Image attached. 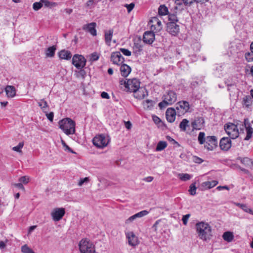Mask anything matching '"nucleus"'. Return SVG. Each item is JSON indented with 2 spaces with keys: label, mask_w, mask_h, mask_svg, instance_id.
Listing matches in <instances>:
<instances>
[{
  "label": "nucleus",
  "mask_w": 253,
  "mask_h": 253,
  "mask_svg": "<svg viewBox=\"0 0 253 253\" xmlns=\"http://www.w3.org/2000/svg\"><path fill=\"white\" fill-rule=\"evenodd\" d=\"M200 144H204V147L208 151H212L217 147L218 141L215 136H209L205 137V134L200 132L198 137Z\"/></svg>",
  "instance_id": "1"
},
{
  "label": "nucleus",
  "mask_w": 253,
  "mask_h": 253,
  "mask_svg": "<svg viewBox=\"0 0 253 253\" xmlns=\"http://www.w3.org/2000/svg\"><path fill=\"white\" fill-rule=\"evenodd\" d=\"M196 230L200 239L203 241L210 240L212 236L211 226L206 222H200L196 224Z\"/></svg>",
  "instance_id": "2"
},
{
  "label": "nucleus",
  "mask_w": 253,
  "mask_h": 253,
  "mask_svg": "<svg viewBox=\"0 0 253 253\" xmlns=\"http://www.w3.org/2000/svg\"><path fill=\"white\" fill-rule=\"evenodd\" d=\"M177 100V94L173 90H169L163 96V100L159 103V107L162 109L167 106L172 105Z\"/></svg>",
  "instance_id": "3"
},
{
  "label": "nucleus",
  "mask_w": 253,
  "mask_h": 253,
  "mask_svg": "<svg viewBox=\"0 0 253 253\" xmlns=\"http://www.w3.org/2000/svg\"><path fill=\"white\" fill-rule=\"evenodd\" d=\"M81 253H95V247L89 239H83L79 244Z\"/></svg>",
  "instance_id": "4"
},
{
  "label": "nucleus",
  "mask_w": 253,
  "mask_h": 253,
  "mask_svg": "<svg viewBox=\"0 0 253 253\" xmlns=\"http://www.w3.org/2000/svg\"><path fill=\"white\" fill-rule=\"evenodd\" d=\"M110 139L108 136L100 134L93 138L92 142L94 146L98 148H103L108 145Z\"/></svg>",
  "instance_id": "5"
},
{
  "label": "nucleus",
  "mask_w": 253,
  "mask_h": 253,
  "mask_svg": "<svg viewBox=\"0 0 253 253\" xmlns=\"http://www.w3.org/2000/svg\"><path fill=\"white\" fill-rule=\"evenodd\" d=\"M86 59L82 55L75 54L72 58V64L78 69H82L86 64Z\"/></svg>",
  "instance_id": "6"
},
{
  "label": "nucleus",
  "mask_w": 253,
  "mask_h": 253,
  "mask_svg": "<svg viewBox=\"0 0 253 253\" xmlns=\"http://www.w3.org/2000/svg\"><path fill=\"white\" fill-rule=\"evenodd\" d=\"M151 31L154 33H158L162 29V24L161 20L157 17H152L149 22Z\"/></svg>",
  "instance_id": "7"
},
{
  "label": "nucleus",
  "mask_w": 253,
  "mask_h": 253,
  "mask_svg": "<svg viewBox=\"0 0 253 253\" xmlns=\"http://www.w3.org/2000/svg\"><path fill=\"white\" fill-rule=\"evenodd\" d=\"M190 108L189 102L186 101H179L176 104L177 115L178 116L184 115L187 112Z\"/></svg>",
  "instance_id": "8"
},
{
  "label": "nucleus",
  "mask_w": 253,
  "mask_h": 253,
  "mask_svg": "<svg viewBox=\"0 0 253 253\" xmlns=\"http://www.w3.org/2000/svg\"><path fill=\"white\" fill-rule=\"evenodd\" d=\"M126 236L130 246L135 248L139 244L138 238L133 232L129 231L126 233Z\"/></svg>",
  "instance_id": "9"
},
{
  "label": "nucleus",
  "mask_w": 253,
  "mask_h": 253,
  "mask_svg": "<svg viewBox=\"0 0 253 253\" xmlns=\"http://www.w3.org/2000/svg\"><path fill=\"white\" fill-rule=\"evenodd\" d=\"M140 87V82L138 80L134 78L127 80L126 89L130 92H134Z\"/></svg>",
  "instance_id": "10"
},
{
  "label": "nucleus",
  "mask_w": 253,
  "mask_h": 253,
  "mask_svg": "<svg viewBox=\"0 0 253 253\" xmlns=\"http://www.w3.org/2000/svg\"><path fill=\"white\" fill-rule=\"evenodd\" d=\"M65 213V209L63 208L55 209L51 212V215L54 221H59Z\"/></svg>",
  "instance_id": "11"
},
{
  "label": "nucleus",
  "mask_w": 253,
  "mask_h": 253,
  "mask_svg": "<svg viewBox=\"0 0 253 253\" xmlns=\"http://www.w3.org/2000/svg\"><path fill=\"white\" fill-rule=\"evenodd\" d=\"M167 31L172 36H176L179 32V27L175 22H169L167 25Z\"/></svg>",
  "instance_id": "12"
},
{
  "label": "nucleus",
  "mask_w": 253,
  "mask_h": 253,
  "mask_svg": "<svg viewBox=\"0 0 253 253\" xmlns=\"http://www.w3.org/2000/svg\"><path fill=\"white\" fill-rule=\"evenodd\" d=\"M231 146V140L229 137H223L220 139L219 147L222 150L227 151L230 149Z\"/></svg>",
  "instance_id": "13"
},
{
  "label": "nucleus",
  "mask_w": 253,
  "mask_h": 253,
  "mask_svg": "<svg viewBox=\"0 0 253 253\" xmlns=\"http://www.w3.org/2000/svg\"><path fill=\"white\" fill-rule=\"evenodd\" d=\"M177 112L173 108H169L166 112V117L167 121L169 123L173 122L175 120Z\"/></svg>",
  "instance_id": "14"
},
{
  "label": "nucleus",
  "mask_w": 253,
  "mask_h": 253,
  "mask_svg": "<svg viewBox=\"0 0 253 253\" xmlns=\"http://www.w3.org/2000/svg\"><path fill=\"white\" fill-rule=\"evenodd\" d=\"M224 129L230 137V139H235L238 137L239 135L238 127H224Z\"/></svg>",
  "instance_id": "15"
},
{
  "label": "nucleus",
  "mask_w": 253,
  "mask_h": 253,
  "mask_svg": "<svg viewBox=\"0 0 253 253\" xmlns=\"http://www.w3.org/2000/svg\"><path fill=\"white\" fill-rule=\"evenodd\" d=\"M134 97L138 99H142L148 95V91L143 87H140L133 92Z\"/></svg>",
  "instance_id": "16"
},
{
  "label": "nucleus",
  "mask_w": 253,
  "mask_h": 253,
  "mask_svg": "<svg viewBox=\"0 0 253 253\" xmlns=\"http://www.w3.org/2000/svg\"><path fill=\"white\" fill-rule=\"evenodd\" d=\"M155 35L154 32L151 31H146L144 33L143 40L145 43L151 44L154 41Z\"/></svg>",
  "instance_id": "17"
},
{
  "label": "nucleus",
  "mask_w": 253,
  "mask_h": 253,
  "mask_svg": "<svg viewBox=\"0 0 253 253\" xmlns=\"http://www.w3.org/2000/svg\"><path fill=\"white\" fill-rule=\"evenodd\" d=\"M111 60L114 64L118 65L124 62V58L120 52H115L112 53Z\"/></svg>",
  "instance_id": "18"
},
{
  "label": "nucleus",
  "mask_w": 253,
  "mask_h": 253,
  "mask_svg": "<svg viewBox=\"0 0 253 253\" xmlns=\"http://www.w3.org/2000/svg\"><path fill=\"white\" fill-rule=\"evenodd\" d=\"M96 26V23L92 22L84 25L83 28L84 30L88 32L92 36H95L97 34L96 30L95 29Z\"/></svg>",
  "instance_id": "19"
},
{
  "label": "nucleus",
  "mask_w": 253,
  "mask_h": 253,
  "mask_svg": "<svg viewBox=\"0 0 253 253\" xmlns=\"http://www.w3.org/2000/svg\"><path fill=\"white\" fill-rule=\"evenodd\" d=\"M218 184V181L216 180H212L211 181H205L201 184V189L204 191L207 189H211L214 187Z\"/></svg>",
  "instance_id": "20"
},
{
  "label": "nucleus",
  "mask_w": 253,
  "mask_h": 253,
  "mask_svg": "<svg viewBox=\"0 0 253 253\" xmlns=\"http://www.w3.org/2000/svg\"><path fill=\"white\" fill-rule=\"evenodd\" d=\"M76 123L69 118L63 119L59 122V126H75Z\"/></svg>",
  "instance_id": "21"
},
{
  "label": "nucleus",
  "mask_w": 253,
  "mask_h": 253,
  "mask_svg": "<svg viewBox=\"0 0 253 253\" xmlns=\"http://www.w3.org/2000/svg\"><path fill=\"white\" fill-rule=\"evenodd\" d=\"M58 56L61 59L70 60L72 57V54L70 51L63 49L58 52Z\"/></svg>",
  "instance_id": "22"
},
{
  "label": "nucleus",
  "mask_w": 253,
  "mask_h": 253,
  "mask_svg": "<svg viewBox=\"0 0 253 253\" xmlns=\"http://www.w3.org/2000/svg\"><path fill=\"white\" fill-rule=\"evenodd\" d=\"M204 118L201 116H198L191 121V124L192 126H198L204 125Z\"/></svg>",
  "instance_id": "23"
},
{
  "label": "nucleus",
  "mask_w": 253,
  "mask_h": 253,
  "mask_svg": "<svg viewBox=\"0 0 253 253\" xmlns=\"http://www.w3.org/2000/svg\"><path fill=\"white\" fill-rule=\"evenodd\" d=\"M130 67L126 64L122 65L120 68V71L122 76L126 77H127L131 72Z\"/></svg>",
  "instance_id": "24"
},
{
  "label": "nucleus",
  "mask_w": 253,
  "mask_h": 253,
  "mask_svg": "<svg viewBox=\"0 0 253 253\" xmlns=\"http://www.w3.org/2000/svg\"><path fill=\"white\" fill-rule=\"evenodd\" d=\"M238 160H239L242 164H244L246 166L250 167H253V161L251 159H250L247 157H239L238 158Z\"/></svg>",
  "instance_id": "25"
},
{
  "label": "nucleus",
  "mask_w": 253,
  "mask_h": 253,
  "mask_svg": "<svg viewBox=\"0 0 253 253\" xmlns=\"http://www.w3.org/2000/svg\"><path fill=\"white\" fill-rule=\"evenodd\" d=\"M5 92L8 97H13L16 94L15 88L13 86L7 85L5 87Z\"/></svg>",
  "instance_id": "26"
},
{
  "label": "nucleus",
  "mask_w": 253,
  "mask_h": 253,
  "mask_svg": "<svg viewBox=\"0 0 253 253\" xmlns=\"http://www.w3.org/2000/svg\"><path fill=\"white\" fill-rule=\"evenodd\" d=\"M113 34V30H109L105 33V42L108 45H110L111 41Z\"/></svg>",
  "instance_id": "27"
},
{
  "label": "nucleus",
  "mask_w": 253,
  "mask_h": 253,
  "mask_svg": "<svg viewBox=\"0 0 253 253\" xmlns=\"http://www.w3.org/2000/svg\"><path fill=\"white\" fill-rule=\"evenodd\" d=\"M56 50V45H53L48 47L45 51V54L47 57H52L54 56L55 52Z\"/></svg>",
  "instance_id": "28"
},
{
  "label": "nucleus",
  "mask_w": 253,
  "mask_h": 253,
  "mask_svg": "<svg viewBox=\"0 0 253 253\" xmlns=\"http://www.w3.org/2000/svg\"><path fill=\"white\" fill-rule=\"evenodd\" d=\"M175 6L174 7V10H178L179 12L184 9L183 0H175Z\"/></svg>",
  "instance_id": "29"
},
{
  "label": "nucleus",
  "mask_w": 253,
  "mask_h": 253,
  "mask_svg": "<svg viewBox=\"0 0 253 253\" xmlns=\"http://www.w3.org/2000/svg\"><path fill=\"white\" fill-rule=\"evenodd\" d=\"M42 6L44 5L45 7H48L49 8H51L53 7L56 6L57 5V3L55 2H51L48 0H41Z\"/></svg>",
  "instance_id": "30"
},
{
  "label": "nucleus",
  "mask_w": 253,
  "mask_h": 253,
  "mask_svg": "<svg viewBox=\"0 0 253 253\" xmlns=\"http://www.w3.org/2000/svg\"><path fill=\"white\" fill-rule=\"evenodd\" d=\"M168 144L167 142L164 141H159L156 148V151L159 152L163 150L167 147Z\"/></svg>",
  "instance_id": "31"
},
{
  "label": "nucleus",
  "mask_w": 253,
  "mask_h": 253,
  "mask_svg": "<svg viewBox=\"0 0 253 253\" xmlns=\"http://www.w3.org/2000/svg\"><path fill=\"white\" fill-rule=\"evenodd\" d=\"M222 237L225 241L230 242L233 240L234 236L230 232H225L223 233Z\"/></svg>",
  "instance_id": "32"
},
{
  "label": "nucleus",
  "mask_w": 253,
  "mask_h": 253,
  "mask_svg": "<svg viewBox=\"0 0 253 253\" xmlns=\"http://www.w3.org/2000/svg\"><path fill=\"white\" fill-rule=\"evenodd\" d=\"M177 11L178 10H174L173 11V13H170L169 15V22H177L178 21V18L176 16Z\"/></svg>",
  "instance_id": "33"
},
{
  "label": "nucleus",
  "mask_w": 253,
  "mask_h": 253,
  "mask_svg": "<svg viewBox=\"0 0 253 253\" xmlns=\"http://www.w3.org/2000/svg\"><path fill=\"white\" fill-rule=\"evenodd\" d=\"M246 131V136L244 138L245 140H249L251 139L253 134V127H245Z\"/></svg>",
  "instance_id": "34"
},
{
  "label": "nucleus",
  "mask_w": 253,
  "mask_h": 253,
  "mask_svg": "<svg viewBox=\"0 0 253 253\" xmlns=\"http://www.w3.org/2000/svg\"><path fill=\"white\" fill-rule=\"evenodd\" d=\"M159 14L161 15H165L168 13V9L165 5H161L158 9Z\"/></svg>",
  "instance_id": "35"
},
{
  "label": "nucleus",
  "mask_w": 253,
  "mask_h": 253,
  "mask_svg": "<svg viewBox=\"0 0 253 253\" xmlns=\"http://www.w3.org/2000/svg\"><path fill=\"white\" fill-rule=\"evenodd\" d=\"M62 131L67 135L75 133V127H60Z\"/></svg>",
  "instance_id": "36"
},
{
  "label": "nucleus",
  "mask_w": 253,
  "mask_h": 253,
  "mask_svg": "<svg viewBox=\"0 0 253 253\" xmlns=\"http://www.w3.org/2000/svg\"><path fill=\"white\" fill-rule=\"evenodd\" d=\"M133 48L134 52L136 53H139L142 50V45L140 43L134 42Z\"/></svg>",
  "instance_id": "37"
},
{
  "label": "nucleus",
  "mask_w": 253,
  "mask_h": 253,
  "mask_svg": "<svg viewBox=\"0 0 253 253\" xmlns=\"http://www.w3.org/2000/svg\"><path fill=\"white\" fill-rule=\"evenodd\" d=\"M39 106L41 107L43 111L48 107V105L47 102L43 99H41L38 102Z\"/></svg>",
  "instance_id": "38"
},
{
  "label": "nucleus",
  "mask_w": 253,
  "mask_h": 253,
  "mask_svg": "<svg viewBox=\"0 0 253 253\" xmlns=\"http://www.w3.org/2000/svg\"><path fill=\"white\" fill-rule=\"evenodd\" d=\"M192 176L188 173H180L179 174V179L183 181H185L190 179Z\"/></svg>",
  "instance_id": "39"
},
{
  "label": "nucleus",
  "mask_w": 253,
  "mask_h": 253,
  "mask_svg": "<svg viewBox=\"0 0 253 253\" xmlns=\"http://www.w3.org/2000/svg\"><path fill=\"white\" fill-rule=\"evenodd\" d=\"M197 187L196 186V183H192L189 187V192L191 195L194 196L196 194Z\"/></svg>",
  "instance_id": "40"
},
{
  "label": "nucleus",
  "mask_w": 253,
  "mask_h": 253,
  "mask_svg": "<svg viewBox=\"0 0 253 253\" xmlns=\"http://www.w3.org/2000/svg\"><path fill=\"white\" fill-rule=\"evenodd\" d=\"M22 253H35L27 245L25 244L21 247Z\"/></svg>",
  "instance_id": "41"
},
{
  "label": "nucleus",
  "mask_w": 253,
  "mask_h": 253,
  "mask_svg": "<svg viewBox=\"0 0 253 253\" xmlns=\"http://www.w3.org/2000/svg\"><path fill=\"white\" fill-rule=\"evenodd\" d=\"M243 102L244 104H245L248 108H249L252 104V102H251V98L249 96H246L244 97Z\"/></svg>",
  "instance_id": "42"
},
{
  "label": "nucleus",
  "mask_w": 253,
  "mask_h": 253,
  "mask_svg": "<svg viewBox=\"0 0 253 253\" xmlns=\"http://www.w3.org/2000/svg\"><path fill=\"white\" fill-rule=\"evenodd\" d=\"M149 213V211H148L146 210H143L142 211L136 214H134L135 217L136 218H141L142 217H143L146 215H147Z\"/></svg>",
  "instance_id": "43"
},
{
  "label": "nucleus",
  "mask_w": 253,
  "mask_h": 253,
  "mask_svg": "<svg viewBox=\"0 0 253 253\" xmlns=\"http://www.w3.org/2000/svg\"><path fill=\"white\" fill-rule=\"evenodd\" d=\"M42 5L41 0L39 2H34L33 4V8L36 11L40 9L42 7Z\"/></svg>",
  "instance_id": "44"
},
{
  "label": "nucleus",
  "mask_w": 253,
  "mask_h": 253,
  "mask_svg": "<svg viewBox=\"0 0 253 253\" xmlns=\"http://www.w3.org/2000/svg\"><path fill=\"white\" fill-rule=\"evenodd\" d=\"M152 119L154 122L156 124V125H159L160 126H162L163 125V123L161 121V119L157 116H153Z\"/></svg>",
  "instance_id": "45"
},
{
  "label": "nucleus",
  "mask_w": 253,
  "mask_h": 253,
  "mask_svg": "<svg viewBox=\"0 0 253 253\" xmlns=\"http://www.w3.org/2000/svg\"><path fill=\"white\" fill-rule=\"evenodd\" d=\"M245 57L248 62H252L253 61V53L252 52L246 53Z\"/></svg>",
  "instance_id": "46"
},
{
  "label": "nucleus",
  "mask_w": 253,
  "mask_h": 253,
  "mask_svg": "<svg viewBox=\"0 0 253 253\" xmlns=\"http://www.w3.org/2000/svg\"><path fill=\"white\" fill-rule=\"evenodd\" d=\"M144 107L151 109L154 105V102L151 100H147L144 103Z\"/></svg>",
  "instance_id": "47"
},
{
  "label": "nucleus",
  "mask_w": 253,
  "mask_h": 253,
  "mask_svg": "<svg viewBox=\"0 0 253 253\" xmlns=\"http://www.w3.org/2000/svg\"><path fill=\"white\" fill-rule=\"evenodd\" d=\"M62 144L64 148L65 151H67L71 153L75 154L76 153L67 145L65 142L63 140H62Z\"/></svg>",
  "instance_id": "48"
},
{
  "label": "nucleus",
  "mask_w": 253,
  "mask_h": 253,
  "mask_svg": "<svg viewBox=\"0 0 253 253\" xmlns=\"http://www.w3.org/2000/svg\"><path fill=\"white\" fill-rule=\"evenodd\" d=\"M23 146L24 143L23 142H20L16 146L13 147L12 148V150L17 152H21V149L23 148Z\"/></svg>",
  "instance_id": "49"
},
{
  "label": "nucleus",
  "mask_w": 253,
  "mask_h": 253,
  "mask_svg": "<svg viewBox=\"0 0 253 253\" xmlns=\"http://www.w3.org/2000/svg\"><path fill=\"white\" fill-rule=\"evenodd\" d=\"M19 181L21 183L26 184L29 182V178L27 176H23L19 178Z\"/></svg>",
  "instance_id": "50"
},
{
  "label": "nucleus",
  "mask_w": 253,
  "mask_h": 253,
  "mask_svg": "<svg viewBox=\"0 0 253 253\" xmlns=\"http://www.w3.org/2000/svg\"><path fill=\"white\" fill-rule=\"evenodd\" d=\"M99 59V55L96 52H93L90 56V60L91 61H95Z\"/></svg>",
  "instance_id": "51"
},
{
  "label": "nucleus",
  "mask_w": 253,
  "mask_h": 253,
  "mask_svg": "<svg viewBox=\"0 0 253 253\" xmlns=\"http://www.w3.org/2000/svg\"><path fill=\"white\" fill-rule=\"evenodd\" d=\"M120 51L124 55L127 56H129L131 54V51L128 50L127 49L121 48H120Z\"/></svg>",
  "instance_id": "52"
},
{
  "label": "nucleus",
  "mask_w": 253,
  "mask_h": 253,
  "mask_svg": "<svg viewBox=\"0 0 253 253\" xmlns=\"http://www.w3.org/2000/svg\"><path fill=\"white\" fill-rule=\"evenodd\" d=\"M241 209L243 211H244L245 212H247V213H250V212H252V209H251L250 208H249L247 205L246 204H244L242 206V207L241 208Z\"/></svg>",
  "instance_id": "53"
},
{
  "label": "nucleus",
  "mask_w": 253,
  "mask_h": 253,
  "mask_svg": "<svg viewBox=\"0 0 253 253\" xmlns=\"http://www.w3.org/2000/svg\"><path fill=\"white\" fill-rule=\"evenodd\" d=\"M135 4L132 2L129 4H126L125 6L127 8L128 12H130L134 8Z\"/></svg>",
  "instance_id": "54"
},
{
  "label": "nucleus",
  "mask_w": 253,
  "mask_h": 253,
  "mask_svg": "<svg viewBox=\"0 0 253 253\" xmlns=\"http://www.w3.org/2000/svg\"><path fill=\"white\" fill-rule=\"evenodd\" d=\"M188 123L189 121L186 119H184L180 123L179 126H189Z\"/></svg>",
  "instance_id": "55"
},
{
  "label": "nucleus",
  "mask_w": 253,
  "mask_h": 253,
  "mask_svg": "<svg viewBox=\"0 0 253 253\" xmlns=\"http://www.w3.org/2000/svg\"><path fill=\"white\" fill-rule=\"evenodd\" d=\"M167 139L168 141L171 142L173 144L176 145V146L179 147L180 146L179 143L177 142H176L175 140H174L172 138H171V137H170L169 136H167Z\"/></svg>",
  "instance_id": "56"
},
{
  "label": "nucleus",
  "mask_w": 253,
  "mask_h": 253,
  "mask_svg": "<svg viewBox=\"0 0 253 253\" xmlns=\"http://www.w3.org/2000/svg\"><path fill=\"white\" fill-rule=\"evenodd\" d=\"M190 216V215L189 214H187L183 216L182 220L183 223L184 225H186L187 224L188 220Z\"/></svg>",
  "instance_id": "57"
},
{
  "label": "nucleus",
  "mask_w": 253,
  "mask_h": 253,
  "mask_svg": "<svg viewBox=\"0 0 253 253\" xmlns=\"http://www.w3.org/2000/svg\"><path fill=\"white\" fill-rule=\"evenodd\" d=\"M136 218L135 217L134 214L130 216L128 218H127L126 221H125V223L126 224H129L131 222H132V221H133L135 219H136Z\"/></svg>",
  "instance_id": "58"
},
{
  "label": "nucleus",
  "mask_w": 253,
  "mask_h": 253,
  "mask_svg": "<svg viewBox=\"0 0 253 253\" xmlns=\"http://www.w3.org/2000/svg\"><path fill=\"white\" fill-rule=\"evenodd\" d=\"M184 5L185 6H190L193 2H195V0H183Z\"/></svg>",
  "instance_id": "59"
},
{
  "label": "nucleus",
  "mask_w": 253,
  "mask_h": 253,
  "mask_svg": "<svg viewBox=\"0 0 253 253\" xmlns=\"http://www.w3.org/2000/svg\"><path fill=\"white\" fill-rule=\"evenodd\" d=\"M88 181H89V178L88 177L81 178L78 183V185L79 186H82L84 183L87 182Z\"/></svg>",
  "instance_id": "60"
},
{
  "label": "nucleus",
  "mask_w": 253,
  "mask_h": 253,
  "mask_svg": "<svg viewBox=\"0 0 253 253\" xmlns=\"http://www.w3.org/2000/svg\"><path fill=\"white\" fill-rule=\"evenodd\" d=\"M46 113V116L48 119L50 121H52L54 117V113L53 112H50L49 113H48L47 112H45Z\"/></svg>",
  "instance_id": "61"
},
{
  "label": "nucleus",
  "mask_w": 253,
  "mask_h": 253,
  "mask_svg": "<svg viewBox=\"0 0 253 253\" xmlns=\"http://www.w3.org/2000/svg\"><path fill=\"white\" fill-rule=\"evenodd\" d=\"M94 5V0H89L86 3V6L89 8H91Z\"/></svg>",
  "instance_id": "62"
},
{
  "label": "nucleus",
  "mask_w": 253,
  "mask_h": 253,
  "mask_svg": "<svg viewBox=\"0 0 253 253\" xmlns=\"http://www.w3.org/2000/svg\"><path fill=\"white\" fill-rule=\"evenodd\" d=\"M16 187L20 189H22V190H24L25 189H24V187L22 184V183H21V182L20 183H15L14 184V185Z\"/></svg>",
  "instance_id": "63"
},
{
  "label": "nucleus",
  "mask_w": 253,
  "mask_h": 253,
  "mask_svg": "<svg viewBox=\"0 0 253 253\" xmlns=\"http://www.w3.org/2000/svg\"><path fill=\"white\" fill-rule=\"evenodd\" d=\"M101 96L102 98L105 99H109L110 97L108 93L104 91L101 93Z\"/></svg>",
  "instance_id": "64"
}]
</instances>
